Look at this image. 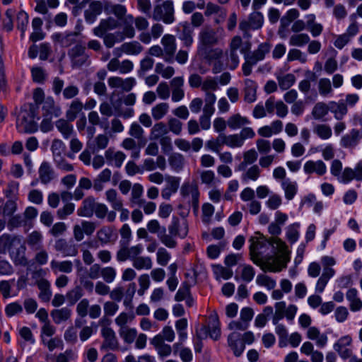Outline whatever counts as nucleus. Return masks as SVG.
<instances>
[{
	"label": "nucleus",
	"instance_id": "12",
	"mask_svg": "<svg viewBox=\"0 0 362 362\" xmlns=\"http://www.w3.org/2000/svg\"><path fill=\"white\" fill-rule=\"evenodd\" d=\"M101 334L104 340L101 345L102 350H114L117 348L118 342L114 330L107 326H104L101 329Z\"/></svg>",
	"mask_w": 362,
	"mask_h": 362
},
{
	"label": "nucleus",
	"instance_id": "52",
	"mask_svg": "<svg viewBox=\"0 0 362 362\" xmlns=\"http://www.w3.org/2000/svg\"><path fill=\"white\" fill-rule=\"evenodd\" d=\"M213 272L216 280H227L232 277L233 272L231 269L224 267L221 265H213Z\"/></svg>",
	"mask_w": 362,
	"mask_h": 362
},
{
	"label": "nucleus",
	"instance_id": "64",
	"mask_svg": "<svg viewBox=\"0 0 362 362\" xmlns=\"http://www.w3.org/2000/svg\"><path fill=\"white\" fill-rule=\"evenodd\" d=\"M73 357V352L71 350H66L64 353H60L57 356L52 354H47L46 360L51 362H69Z\"/></svg>",
	"mask_w": 362,
	"mask_h": 362
},
{
	"label": "nucleus",
	"instance_id": "19",
	"mask_svg": "<svg viewBox=\"0 0 362 362\" xmlns=\"http://www.w3.org/2000/svg\"><path fill=\"white\" fill-rule=\"evenodd\" d=\"M43 117H59L62 110L59 106L55 104L54 100L52 97H47L42 105Z\"/></svg>",
	"mask_w": 362,
	"mask_h": 362
},
{
	"label": "nucleus",
	"instance_id": "61",
	"mask_svg": "<svg viewBox=\"0 0 362 362\" xmlns=\"http://www.w3.org/2000/svg\"><path fill=\"white\" fill-rule=\"evenodd\" d=\"M333 276H334L332 275V273L330 272V271L329 272L328 271V272L326 271L322 272L321 276H320V278L317 279V281L316 282V285H315L316 293H322L324 291L329 279Z\"/></svg>",
	"mask_w": 362,
	"mask_h": 362
},
{
	"label": "nucleus",
	"instance_id": "11",
	"mask_svg": "<svg viewBox=\"0 0 362 362\" xmlns=\"http://www.w3.org/2000/svg\"><path fill=\"white\" fill-rule=\"evenodd\" d=\"M165 185L161 189V197L165 200H169L175 194L180 187V178L168 175L165 179Z\"/></svg>",
	"mask_w": 362,
	"mask_h": 362
},
{
	"label": "nucleus",
	"instance_id": "17",
	"mask_svg": "<svg viewBox=\"0 0 362 362\" xmlns=\"http://www.w3.org/2000/svg\"><path fill=\"white\" fill-rule=\"evenodd\" d=\"M303 170L306 174L316 173L322 176L326 173L327 166L321 160H308L304 164Z\"/></svg>",
	"mask_w": 362,
	"mask_h": 362
},
{
	"label": "nucleus",
	"instance_id": "25",
	"mask_svg": "<svg viewBox=\"0 0 362 362\" xmlns=\"http://www.w3.org/2000/svg\"><path fill=\"white\" fill-rule=\"evenodd\" d=\"M78 33L76 32L70 33H55L52 35L54 42L59 44L61 46L67 47L73 45L76 41Z\"/></svg>",
	"mask_w": 362,
	"mask_h": 362
},
{
	"label": "nucleus",
	"instance_id": "22",
	"mask_svg": "<svg viewBox=\"0 0 362 362\" xmlns=\"http://www.w3.org/2000/svg\"><path fill=\"white\" fill-rule=\"evenodd\" d=\"M105 158L115 167L120 168L126 159V155L122 151H116L114 148H109L105 152Z\"/></svg>",
	"mask_w": 362,
	"mask_h": 362
},
{
	"label": "nucleus",
	"instance_id": "50",
	"mask_svg": "<svg viewBox=\"0 0 362 362\" xmlns=\"http://www.w3.org/2000/svg\"><path fill=\"white\" fill-rule=\"evenodd\" d=\"M310 42L307 33H294L289 38V45L293 47H303Z\"/></svg>",
	"mask_w": 362,
	"mask_h": 362
},
{
	"label": "nucleus",
	"instance_id": "30",
	"mask_svg": "<svg viewBox=\"0 0 362 362\" xmlns=\"http://www.w3.org/2000/svg\"><path fill=\"white\" fill-rule=\"evenodd\" d=\"M50 267L54 274L59 272L69 274L73 271V263L70 260L57 261L52 259L50 262Z\"/></svg>",
	"mask_w": 362,
	"mask_h": 362
},
{
	"label": "nucleus",
	"instance_id": "57",
	"mask_svg": "<svg viewBox=\"0 0 362 362\" xmlns=\"http://www.w3.org/2000/svg\"><path fill=\"white\" fill-rule=\"evenodd\" d=\"M318 91L321 96L326 97L333 92L332 83L327 78H322L318 81Z\"/></svg>",
	"mask_w": 362,
	"mask_h": 362
},
{
	"label": "nucleus",
	"instance_id": "26",
	"mask_svg": "<svg viewBox=\"0 0 362 362\" xmlns=\"http://www.w3.org/2000/svg\"><path fill=\"white\" fill-rule=\"evenodd\" d=\"M329 111L337 120H341L348 112V108L343 100L329 102Z\"/></svg>",
	"mask_w": 362,
	"mask_h": 362
},
{
	"label": "nucleus",
	"instance_id": "34",
	"mask_svg": "<svg viewBox=\"0 0 362 362\" xmlns=\"http://www.w3.org/2000/svg\"><path fill=\"white\" fill-rule=\"evenodd\" d=\"M169 110V104L165 102H162L154 105L151 110V113L153 119L156 121H158L165 117Z\"/></svg>",
	"mask_w": 362,
	"mask_h": 362
},
{
	"label": "nucleus",
	"instance_id": "5",
	"mask_svg": "<svg viewBox=\"0 0 362 362\" xmlns=\"http://www.w3.org/2000/svg\"><path fill=\"white\" fill-rule=\"evenodd\" d=\"M250 255L252 261L260 268L266 261V258L262 256L263 249L268 247L269 245L265 240L258 237H252L250 239Z\"/></svg>",
	"mask_w": 362,
	"mask_h": 362
},
{
	"label": "nucleus",
	"instance_id": "55",
	"mask_svg": "<svg viewBox=\"0 0 362 362\" xmlns=\"http://www.w3.org/2000/svg\"><path fill=\"white\" fill-rule=\"evenodd\" d=\"M223 138L225 139V145L230 148H241L245 144L238 133L229 135L225 134Z\"/></svg>",
	"mask_w": 362,
	"mask_h": 362
},
{
	"label": "nucleus",
	"instance_id": "20",
	"mask_svg": "<svg viewBox=\"0 0 362 362\" xmlns=\"http://www.w3.org/2000/svg\"><path fill=\"white\" fill-rule=\"evenodd\" d=\"M103 11V6L100 1H95L91 2L88 8L84 11V18L87 23H93L98 16H99Z\"/></svg>",
	"mask_w": 362,
	"mask_h": 362
},
{
	"label": "nucleus",
	"instance_id": "53",
	"mask_svg": "<svg viewBox=\"0 0 362 362\" xmlns=\"http://www.w3.org/2000/svg\"><path fill=\"white\" fill-rule=\"evenodd\" d=\"M132 265L137 270H148L152 268L153 262L150 257L139 256L138 258H136L132 261Z\"/></svg>",
	"mask_w": 362,
	"mask_h": 362
},
{
	"label": "nucleus",
	"instance_id": "37",
	"mask_svg": "<svg viewBox=\"0 0 362 362\" xmlns=\"http://www.w3.org/2000/svg\"><path fill=\"white\" fill-rule=\"evenodd\" d=\"M109 138L107 135L100 134L95 137L92 143L88 142V146L93 151H99L106 148L109 144Z\"/></svg>",
	"mask_w": 362,
	"mask_h": 362
},
{
	"label": "nucleus",
	"instance_id": "38",
	"mask_svg": "<svg viewBox=\"0 0 362 362\" xmlns=\"http://www.w3.org/2000/svg\"><path fill=\"white\" fill-rule=\"evenodd\" d=\"M119 49L128 55H137L143 51L144 47L139 42L132 41L123 43Z\"/></svg>",
	"mask_w": 362,
	"mask_h": 362
},
{
	"label": "nucleus",
	"instance_id": "43",
	"mask_svg": "<svg viewBox=\"0 0 362 362\" xmlns=\"http://www.w3.org/2000/svg\"><path fill=\"white\" fill-rule=\"evenodd\" d=\"M69 122L70 121L68 119H59L55 124L57 129L62 134L64 139L70 138L74 132L73 125L70 124Z\"/></svg>",
	"mask_w": 362,
	"mask_h": 362
},
{
	"label": "nucleus",
	"instance_id": "56",
	"mask_svg": "<svg viewBox=\"0 0 362 362\" xmlns=\"http://www.w3.org/2000/svg\"><path fill=\"white\" fill-rule=\"evenodd\" d=\"M270 47L271 46L269 43H262L259 45L258 48L249 57L257 63L259 61L264 59L265 54L269 52Z\"/></svg>",
	"mask_w": 362,
	"mask_h": 362
},
{
	"label": "nucleus",
	"instance_id": "51",
	"mask_svg": "<svg viewBox=\"0 0 362 362\" xmlns=\"http://www.w3.org/2000/svg\"><path fill=\"white\" fill-rule=\"evenodd\" d=\"M37 286L40 291L39 297L41 298V300L45 302L49 301L52 296L49 282L44 279H40L37 282Z\"/></svg>",
	"mask_w": 362,
	"mask_h": 362
},
{
	"label": "nucleus",
	"instance_id": "41",
	"mask_svg": "<svg viewBox=\"0 0 362 362\" xmlns=\"http://www.w3.org/2000/svg\"><path fill=\"white\" fill-rule=\"evenodd\" d=\"M168 133L167 125L159 122L156 123L151 128L150 132V139L152 140H158L165 136Z\"/></svg>",
	"mask_w": 362,
	"mask_h": 362
},
{
	"label": "nucleus",
	"instance_id": "7",
	"mask_svg": "<svg viewBox=\"0 0 362 362\" xmlns=\"http://www.w3.org/2000/svg\"><path fill=\"white\" fill-rule=\"evenodd\" d=\"M199 337H206L207 334L214 340H218L221 336L220 322L218 314L213 312L209 316L207 326L203 327L197 333Z\"/></svg>",
	"mask_w": 362,
	"mask_h": 362
},
{
	"label": "nucleus",
	"instance_id": "54",
	"mask_svg": "<svg viewBox=\"0 0 362 362\" xmlns=\"http://www.w3.org/2000/svg\"><path fill=\"white\" fill-rule=\"evenodd\" d=\"M96 236L102 245L108 244L113 237V230L110 227H103L98 230Z\"/></svg>",
	"mask_w": 362,
	"mask_h": 362
},
{
	"label": "nucleus",
	"instance_id": "33",
	"mask_svg": "<svg viewBox=\"0 0 362 362\" xmlns=\"http://www.w3.org/2000/svg\"><path fill=\"white\" fill-rule=\"evenodd\" d=\"M105 194L106 201L110 204L111 207L114 210L122 209V206L124 205L123 200L115 189H107Z\"/></svg>",
	"mask_w": 362,
	"mask_h": 362
},
{
	"label": "nucleus",
	"instance_id": "44",
	"mask_svg": "<svg viewBox=\"0 0 362 362\" xmlns=\"http://www.w3.org/2000/svg\"><path fill=\"white\" fill-rule=\"evenodd\" d=\"M216 100L215 94H205L202 115L212 116L215 112L214 104Z\"/></svg>",
	"mask_w": 362,
	"mask_h": 362
},
{
	"label": "nucleus",
	"instance_id": "6",
	"mask_svg": "<svg viewBox=\"0 0 362 362\" xmlns=\"http://www.w3.org/2000/svg\"><path fill=\"white\" fill-rule=\"evenodd\" d=\"M264 23V16L259 11L251 13L247 20H243L239 23V29L243 32V36L250 38L251 34L250 30H258L261 28Z\"/></svg>",
	"mask_w": 362,
	"mask_h": 362
},
{
	"label": "nucleus",
	"instance_id": "31",
	"mask_svg": "<svg viewBox=\"0 0 362 362\" xmlns=\"http://www.w3.org/2000/svg\"><path fill=\"white\" fill-rule=\"evenodd\" d=\"M243 173L241 175V180L243 182H248L250 181H257L261 174V170L257 165H252L248 168H245V170H242Z\"/></svg>",
	"mask_w": 362,
	"mask_h": 362
},
{
	"label": "nucleus",
	"instance_id": "3",
	"mask_svg": "<svg viewBox=\"0 0 362 362\" xmlns=\"http://www.w3.org/2000/svg\"><path fill=\"white\" fill-rule=\"evenodd\" d=\"M251 49V42L248 40L243 41L239 35L233 37L229 42L226 51L228 55V66L230 69H235L239 64V55L238 52L243 54L244 57L248 56Z\"/></svg>",
	"mask_w": 362,
	"mask_h": 362
},
{
	"label": "nucleus",
	"instance_id": "40",
	"mask_svg": "<svg viewBox=\"0 0 362 362\" xmlns=\"http://www.w3.org/2000/svg\"><path fill=\"white\" fill-rule=\"evenodd\" d=\"M83 108V104L81 100L78 99L74 100L66 112L67 119L70 122L74 121L77 117L78 114L82 111Z\"/></svg>",
	"mask_w": 362,
	"mask_h": 362
},
{
	"label": "nucleus",
	"instance_id": "42",
	"mask_svg": "<svg viewBox=\"0 0 362 362\" xmlns=\"http://www.w3.org/2000/svg\"><path fill=\"white\" fill-rule=\"evenodd\" d=\"M51 317L56 324L68 320L71 315V310L65 307L60 309H55L51 312Z\"/></svg>",
	"mask_w": 362,
	"mask_h": 362
},
{
	"label": "nucleus",
	"instance_id": "16",
	"mask_svg": "<svg viewBox=\"0 0 362 362\" xmlns=\"http://www.w3.org/2000/svg\"><path fill=\"white\" fill-rule=\"evenodd\" d=\"M180 194L185 198L191 199L194 204H197L199 192L196 184L189 182H184L180 188Z\"/></svg>",
	"mask_w": 362,
	"mask_h": 362
},
{
	"label": "nucleus",
	"instance_id": "10",
	"mask_svg": "<svg viewBox=\"0 0 362 362\" xmlns=\"http://www.w3.org/2000/svg\"><path fill=\"white\" fill-rule=\"evenodd\" d=\"M161 44L165 52L164 60L168 63L173 62V56L177 48L175 37L173 35L166 34L162 37Z\"/></svg>",
	"mask_w": 362,
	"mask_h": 362
},
{
	"label": "nucleus",
	"instance_id": "49",
	"mask_svg": "<svg viewBox=\"0 0 362 362\" xmlns=\"http://www.w3.org/2000/svg\"><path fill=\"white\" fill-rule=\"evenodd\" d=\"M168 162L171 168L176 172L182 170L185 163L184 156L178 153H172L168 158Z\"/></svg>",
	"mask_w": 362,
	"mask_h": 362
},
{
	"label": "nucleus",
	"instance_id": "23",
	"mask_svg": "<svg viewBox=\"0 0 362 362\" xmlns=\"http://www.w3.org/2000/svg\"><path fill=\"white\" fill-rule=\"evenodd\" d=\"M240 334L238 332L231 333L228 337V344L235 356H240L245 349V344L240 341Z\"/></svg>",
	"mask_w": 362,
	"mask_h": 362
},
{
	"label": "nucleus",
	"instance_id": "14",
	"mask_svg": "<svg viewBox=\"0 0 362 362\" xmlns=\"http://www.w3.org/2000/svg\"><path fill=\"white\" fill-rule=\"evenodd\" d=\"M119 25L122 28V30L119 31L123 37L129 39H132L136 35V30L134 27V17L132 14H128L124 18L119 20Z\"/></svg>",
	"mask_w": 362,
	"mask_h": 362
},
{
	"label": "nucleus",
	"instance_id": "62",
	"mask_svg": "<svg viewBox=\"0 0 362 362\" xmlns=\"http://www.w3.org/2000/svg\"><path fill=\"white\" fill-rule=\"evenodd\" d=\"M155 71L163 78H170L175 74V69L171 66H165L163 63L158 62L156 64Z\"/></svg>",
	"mask_w": 362,
	"mask_h": 362
},
{
	"label": "nucleus",
	"instance_id": "63",
	"mask_svg": "<svg viewBox=\"0 0 362 362\" xmlns=\"http://www.w3.org/2000/svg\"><path fill=\"white\" fill-rule=\"evenodd\" d=\"M193 31L189 26V25L185 23L183 26L182 32L180 36V39L183 42V45L186 47H189L193 43Z\"/></svg>",
	"mask_w": 362,
	"mask_h": 362
},
{
	"label": "nucleus",
	"instance_id": "36",
	"mask_svg": "<svg viewBox=\"0 0 362 362\" xmlns=\"http://www.w3.org/2000/svg\"><path fill=\"white\" fill-rule=\"evenodd\" d=\"M281 185L284 192L285 198L287 200L293 199L298 192L297 183L290 179H286L281 182Z\"/></svg>",
	"mask_w": 362,
	"mask_h": 362
},
{
	"label": "nucleus",
	"instance_id": "45",
	"mask_svg": "<svg viewBox=\"0 0 362 362\" xmlns=\"http://www.w3.org/2000/svg\"><path fill=\"white\" fill-rule=\"evenodd\" d=\"M329 111V103L326 104L324 102H318L314 105L311 114L314 119H322L328 114Z\"/></svg>",
	"mask_w": 362,
	"mask_h": 362
},
{
	"label": "nucleus",
	"instance_id": "4",
	"mask_svg": "<svg viewBox=\"0 0 362 362\" xmlns=\"http://www.w3.org/2000/svg\"><path fill=\"white\" fill-rule=\"evenodd\" d=\"M174 13V5L171 0H158L153 7L152 18L155 21H162L166 24H171L175 21Z\"/></svg>",
	"mask_w": 362,
	"mask_h": 362
},
{
	"label": "nucleus",
	"instance_id": "35",
	"mask_svg": "<svg viewBox=\"0 0 362 362\" xmlns=\"http://www.w3.org/2000/svg\"><path fill=\"white\" fill-rule=\"evenodd\" d=\"M243 160L236 167V170H245L247 165L253 164L258 158L257 151L255 149H250L243 154Z\"/></svg>",
	"mask_w": 362,
	"mask_h": 362
},
{
	"label": "nucleus",
	"instance_id": "39",
	"mask_svg": "<svg viewBox=\"0 0 362 362\" xmlns=\"http://www.w3.org/2000/svg\"><path fill=\"white\" fill-rule=\"evenodd\" d=\"M359 141V132L358 130L353 129L351 132L342 136L340 141L341 146L344 148H354Z\"/></svg>",
	"mask_w": 362,
	"mask_h": 362
},
{
	"label": "nucleus",
	"instance_id": "21",
	"mask_svg": "<svg viewBox=\"0 0 362 362\" xmlns=\"http://www.w3.org/2000/svg\"><path fill=\"white\" fill-rule=\"evenodd\" d=\"M169 233L175 236L184 238L187 236L188 232V226L186 221H179L177 218L173 219L172 223L168 227Z\"/></svg>",
	"mask_w": 362,
	"mask_h": 362
},
{
	"label": "nucleus",
	"instance_id": "27",
	"mask_svg": "<svg viewBox=\"0 0 362 362\" xmlns=\"http://www.w3.org/2000/svg\"><path fill=\"white\" fill-rule=\"evenodd\" d=\"M96 202L93 197H88L86 198L82 203V206L78 209L77 214L82 217H91L94 213Z\"/></svg>",
	"mask_w": 362,
	"mask_h": 362
},
{
	"label": "nucleus",
	"instance_id": "59",
	"mask_svg": "<svg viewBox=\"0 0 362 362\" xmlns=\"http://www.w3.org/2000/svg\"><path fill=\"white\" fill-rule=\"evenodd\" d=\"M119 334L125 343L132 344L137 337V331L135 328L126 327L119 329Z\"/></svg>",
	"mask_w": 362,
	"mask_h": 362
},
{
	"label": "nucleus",
	"instance_id": "1",
	"mask_svg": "<svg viewBox=\"0 0 362 362\" xmlns=\"http://www.w3.org/2000/svg\"><path fill=\"white\" fill-rule=\"evenodd\" d=\"M273 245L277 250L276 255L274 257H267L261 269L264 272H280L286 268L287 264L290 261V252L288 250L286 243L279 238L274 240Z\"/></svg>",
	"mask_w": 362,
	"mask_h": 362
},
{
	"label": "nucleus",
	"instance_id": "9",
	"mask_svg": "<svg viewBox=\"0 0 362 362\" xmlns=\"http://www.w3.org/2000/svg\"><path fill=\"white\" fill-rule=\"evenodd\" d=\"M119 26L118 20L112 16L103 18L99 24L93 29V33L95 36H102L110 31L117 29Z\"/></svg>",
	"mask_w": 362,
	"mask_h": 362
},
{
	"label": "nucleus",
	"instance_id": "46",
	"mask_svg": "<svg viewBox=\"0 0 362 362\" xmlns=\"http://www.w3.org/2000/svg\"><path fill=\"white\" fill-rule=\"evenodd\" d=\"M255 282L259 286L264 287L269 291L273 290L276 286V280L265 274H258Z\"/></svg>",
	"mask_w": 362,
	"mask_h": 362
},
{
	"label": "nucleus",
	"instance_id": "58",
	"mask_svg": "<svg viewBox=\"0 0 362 362\" xmlns=\"http://www.w3.org/2000/svg\"><path fill=\"white\" fill-rule=\"evenodd\" d=\"M313 132L316 134L320 139L326 140L329 139L332 135L331 127L325 124H319L314 127Z\"/></svg>",
	"mask_w": 362,
	"mask_h": 362
},
{
	"label": "nucleus",
	"instance_id": "24",
	"mask_svg": "<svg viewBox=\"0 0 362 362\" xmlns=\"http://www.w3.org/2000/svg\"><path fill=\"white\" fill-rule=\"evenodd\" d=\"M227 124L229 129L235 130L250 124V121L247 117L235 113L228 117Z\"/></svg>",
	"mask_w": 362,
	"mask_h": 362
},
{
	"label": "nucleus",
	"instance_id": "60",
	"mask_svg": "<svg viewBox=\"0 0 362 362\" xmlns=\"http://www.w3.org/2000/svg\"><path fill=\"white\" fill-rule=\"evenodd\" d=\"M277 81L281 89L285 90L290 88L296 81V77L292 74L277 76Z\"/></svg>",
	"mask_w": 362,
	"mask_h": 362
},
{
	"label": "nucleus",
	"instance_id": "15",
	"mask_svg": "<svg viewBox=\"0 0 362 362\" xmlns=\"http://www.w3.org/2000/svg\"><path fill=\"white\" fill-rule=\"evenodd\" d=\"M107 82L110 87L120 88L126 92L131 90L136 84V80L132 77L123 79L118 76H112L108 78Z\"/></svg>",
	"mask_w": 362,
	"mask_h": 362
},
{
	"label": "nucleus",
	"instance_id": "29",
	"mask_svg": "<svg viewBox=\"0 0 362 362\" xmlns=\"http://www.w3.org/2000/svg\"><path fill=\"white\" fill-rule=\"evenodd\" d=\"M197 52L199 55L209 62L218 59L223 56V50L220 48H198Z\"/></svg>",
	"mask_w": 362,
	"mask_h": 362
},
{
	"label": "nucleus",
	"instance_id": "2",
	"mask_svg": "<svg viewBox=\"0 0 362 362\" xmlns=\"http://www.w3.org/2000/svg\"><path fill=\"white\" fill-rule=\"evenodd\" d=\"M37 107L33 104H25L21 109L16 119V128L19 132L33 133L37 130Z\"/></svg>",
	"mask_w": 362,
	"mask_h": 362
},
{
	"label": "nucleus",
	"instance_id": "32",
	"mask_svg": "<svg viewBox=\"0 0 362 362\" xmlns=\"http://www.w3.org/2000/svg\"><path fill=\"white\" fill-rule=\"evenodd\" d=\"M103 40V44L107 48H112L116 43L121 42L125 40L119 31L115 33H107L102 36H98Z\"/></svg>",
	"mask_w": 362,
	"mask_h": 362
},
{
	"label": "nucleus",
	"instance_id": "48",
	"mask_svg": "<svg viewBox=\"0 0 362 362\" xmlns=\"http://www.w3.org/2000/svg\"><path fill=\"white\" fill-rule=\"evenodd\" d=\"M223 136H225V134L221 133L216 139L208 140L205 144L206 148L216 153H218L221 146L225 145Z\"/></svg>",
	"mask_w": 362,
	"mask_h": 362
},
{
	"label": "nucleus",
	"instance_id": "28",
	"mask_svg": "<svg viewBox=\"0 0 362 362\" xmlns=\"http://www.w3.org/2000/svg\"><path fill=\"white\" fill-rule=\"evenodd\" d=\"M257 84L250 79L245 80L244 100L246 103H254L257 99Z\"/></svg>",
	"mask_w": 362,
	"mask_h": 362
},
{
	"label": "nucleus",
	"instance_id": "18",
	"mask_svg": "<svg viewBox=\"0 0 362 362\" xmlns=\"http://www.w3.org/2000/svg\"><path fill=\"white\" fill-rule=\"evenodd\" d=\"M40 182L47 185L55 178V173L52 165L47 162H42L38 170Z\"/></svg>",
	"mask_w": 362,
	"mask_h": 362
},
{
	"label": "nucleus",
	"instance_id": "47",
	"mask_svg": "<svg viewBox=\"0 0 362 362\" xmlns=\"http://www.w3.org/2000/svg\"><path fill=\"white\" fill-rule=\"evenodd\" d=\"M43 235L41 232L34 230L26 238V243L33 249L38 250L42 247Z\"/></svg>",
	"mask_w": 362,
	"mask_h": 362
},
{
	"label": "nucleus",
	"instance_id": "13",
	"mask_svg": "<svg viewBox=\"0 0 362 362\" xmlns=\"http://www.w3.org/2000/svg\"><path fill=\"white\" fill-rule=\"evenodd\" d=\"M352 342V339L349 335L341 337L334 344V349L344 359L349 358L352 355V350L349 346Z\"/></svg>",
	"mask_w": 362,
	"mask_h": 362
},
{
	"label": "nucleus",
	"instance_id": "8",
	"mask_svg": "<svg viewBox=\"0 0 362 362\" xmlns=\"http://www.w3.org/2000/svg\"><path fill=\"white\" fill-rule=\"evenodd\" d=\"M198 48H205L217 45L220 41L217 32L210 26H206L199 34Z\"/></svg>",
	"mask_w": 362,
	"mask_h": 362
}]
</instances>
